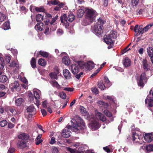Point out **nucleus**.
<instances>
[{"label":"nucleus","mask_w":153,"mask_h":153,"mask_svg":"<svg viewBox=\"0 0 153 153\" xmlns=\"http://www.w3.org/2000/svg\"><path fill=\"white\" fill-rule=\"evenodd\" d=\"M58 74L54 72L50 73L49 75L52 79H57L58 78L57 75Z\"/></svg>","instance_id":"nucleus-43"},{"label":"nucleus","mask_w":153,"mask_h":153,"mask_svg":"<svg viewBox=\"0 0 153 153\" xmlns=\"http://www.w3.org/2000/svg\"><path fill=\"white\" fill-rule=\"evenodd\" d=\"M97 117L99 118L100 120L104 122L106 120V118L105 116L102 113L98 112L97 114Z\"/></svg>","instance_id":"nucleus-28"},{"label":"nucleus","mask_w":153,"mask_h":153,"mask_svg":"<svg viewBox=\"0 0 153 153\" xmlns=\"http://www.w3.org/2000/svg\"><path fill=\"white\" fill-rule=\"evenodd\" d=\"M54 73H56L58 74L59 73V70L57 66H55L54 68Z\"/></svg>","instance_id":"nucleus-64"},{"label":"nucleus","mask_w":153,"mask_h":153,"mask_svg":"<svg viewBox=\"0 0 153 153\" xmlns=\"http://www.w3.org/2000/svg\"><path fill=\"white\" fill-rule=\"evenodd\" d=\"M52 84L53 87H56L57 88H58L60 86L59 85L58 83V82L56 80H53L52 81Z\"/></svg>","instance_id":"nucleus-48"},{"label":"nucleus","mask_w":153,"mask_h":153,"mask_svg":"<svg viewBox=\"0 0 153 153\" xmlns=\"http://www.w3.org/2000/svg\"><path fill=\"white\" fill-rule=\"evenodd\" d=\"M15 126V125L12 123L11 122H9L8 123V128L11 129L14 128Z\"/></svg>","instance_id":"nucleus-57"},{"label":"nucleus","mask_w":153,"mask_h":153,"mask_svg":"<svg viewBox=\"0 0 153 153\" xmlns=\"http://www.w3.org/2000/svg\"><path fill=\"white\" fill-rule=\"evenodd\" d=\"M43 24L42 23H37L35 27V28H36L37 30L40 31H42L43 28Z\"/></svg>","instance_id":"nucleus-35"},{"label":"nucleus","mask_w":153,"mask_h":153,"mask_svg":"<svg viewBox=\"0 0 153 153\" xmlns=\"http://www.w3.org/2000/svg\"><path fill=\"white\" fill-rule=\"evenodd\" d=\"M147 27L148 26H146L144 28H142L140 26L136 25L134 27V30L136 33H137V35L138 36L140 34H142L144 31H147L148 30Z\"/></svg>","instance_id":"nucleus-7"},{"label":"nucleus","mask_w":153,"mask_h":153,"mask_svg":"<svg viewBox=\"0 0 153 153\" xmlns=\"http://www.w3.org/2000/svg\"><path fill=\"white\" fill-rule=\"evenodd\" d=\"M5 111L7 112L10 111L11 113L13 114L15 111H16V109L14 106H7L5 108Z\"/></svg>","instance_id":"nucleus-26"},{"label":"nucleus","mask_w":153,"mask_h":153,"mask_svg":"<svg viewBox=\"0 0 153 153\" xmlns=\"http://www.w3.org/2000/svg\"><path fill=\"white\" fill-rule=\"evenodd\" d=\"M78 121L76 123V126H68V128L73 131L76 133H80V131L82 130L84 132L86 131V127L85 124V123L82 118L78 117L77 119Z\"/></svg>","instance_id":"nucleus-2"},{"label":"nucleus","mask_w":153,"mask_h":153,"mask_svg":"<svg viewBox=\"0 0 153 153\" xmlns=\"http://www.w3.org/2000/svg\"><path fill=\"white\" fill-rule=\"evenodd\" d=\"M38 55L39 54L43 57L47 58L49 55V53L47 52L40 51L38 53Z\"/></svg>","instance_id":"nucleus-32"},{"label":"nucleus","mask_w":153,"mask_h":153,"mask_svg":"<svg viewBox=\"0 0 153 153\" xmlns=\"http://www.w3.org/2000/svg\"><path fill=\"white\" fill-rule=\"evenodd\" d=\"M67 149V151L70 152L71 153H75L76 151L75 150L69 147H68Z\"/></svg>","instance_id":"nucleus-61"},{"label":"nucleus","mask_w":153,"mask_h":153,"mask_svg":"<svg viewBox=\"0 0 153 153\" xmlns=\"http://www.w3.org/2000/svg\"><path fill=\"white\" fill-rule=\"evenodd\" d=\"M27 141L24 140H18L16 146L18 149H22L27 146Z\"/></svg>","instance_id":"nucleus-11"},{"label":"nucleus","mask_w":153,"mask_h":153,"mask_svg":"<svg viewBox=\"0 0 153 153\" xmlns=\"http://www.w3.org/2000/svg\"><path fill=\"white\" fill-rule=\"evenodd\" d=\"M15 149L13 148L10 147L7 152V153H14Z\"/></svg>","instance_id":"nucleus-63"},{"label":"nucleus","mask_w":153,"mask_h":153,"mask_svg":"<svg viewBox=\"0 0 153 153\" xmlns=\"http://www.w3.org/2000/svg\"><path fill=\"white\" fill-rule=\"evenodd\" d=\"M84 13H85V10L83 8H80L77 10V17L81 18L84 15Z\"/></svg>","instance_id":"nucleus-22"},{"label":"nucleus","mask_w":153,"mask_h":153,"mask_svg":"<svg viewBox=\"0 0 153 153\" xmlns=\"http://www.w3.org/2000/svg\"><path fill=\"white\" fill-rule=\"evenodd\" d=\"M139 0H131V4L133 7L136 6L138 4Z\"/></svg>","instance_id":"nucleus-50"},{"label":"nucleus","mask_w":153,"mask_h":153,"mask_svg":"<svg viewBox=\"0 0 153 153\" xmlns=\"http://www.w3.org/2000/svg\"><path fill=\"white\" fill-rule=\"evenodd\" d=\"M60 97L62 99H65L66 98V94L65 93L62 92V93L60 94Z\"/></svg>","instance_id":"nucleus-55"},{"label":"nucleus","mask_w":153,"mask_h":153,"mask_svg":"<svg viewBox=\"0 0 153 153\" xmlns=\"http://www.w3.org/2000/svg\"><path fill=\"white\" fill-rule=\"evenodd\" d=\"M98 87L101 90H104L107 88L106 86H105L104 82L102 80H101L98 81L97 83Z\"/></svg>","instance_id":"nucleus-21"},{"label":"nucleus","mask_w":153,"mask_h":153,"mask_svg":"<svg viewBox=\"0 0 153 153\" xmlns=\"http://www.w3.org/2000/svg\"><path fill=\"white\" fill-rule=\"evenodd\" d=\"M26 110L28 112H33L34 114H36V109L33 105L28 106Z\"/></svg>","instance_id":"nucleus-23"},{"label":"nucleus","mask_w":153,"mask_h":153,"mask_svg":"<svg viewBox=\"0 0 153 153\" xmlns=\"http://www.w3.org/2000/svg\"><path fill=\"white\" fill-rule=\"evenodd\" d=\"M63 75L65 78L66 79H69L71 78V74L69 71L67 69L63 70Z\"/></svg>","instance_id":"nucleus-20"},{"label":"nucleus","mask_w":153,"mask_h":153,"mask_svg":"<svg viewBox=\"0 0 153 153\" xmlns=\"http://www.w3.org/2000/svg\"><path fill=\"white\" fill-rule=\"evenodd\" d=\"M34 96L35 99L36 100V105H39V94L36 91H34Z\"/></svg>","instance_id":"nucleus-30"},{"label":"nucleus","mask_w":153,"mask_h":153,"mask_svg":"<svg viewBox=\"0 0 153 153\" xmlns=\"http://www.w3.org/2000/svg\"><path fill=\"white\" fill-rule=\"evenodd\" d=\"M4 64L3 58L0 57V69H2L3 68Z\"/></svg>","instance_id":"nucleus-49"},{"label":"nucleus","mask_w":153,"mask_h":153,"mask_svg":"<svg viewBox=\"0 0 153 153\" xmlns=\"http://www.w3.org/2000/svg\"><path fill=\"white\" fill-rule=\"evenodd\" d=\"M142 67L144 70L146 71L150 70V63L149 62L147 59H144L142 61Z\"/></svg>","instance_id":"nucleus-12"},{"label":"nucleus","mask_w":153,"mask_h":153,"mask_svg":"<svg viewBox=\"0 0 153 153\" xmlns=\"http://www.w3.org/2000/svg\"><path fill=\"white\" fill-rule=\"evenodd\" d=\"M91 124L92 128L94 130L98 129L100 126L99 123L96 120H94L93 121H92Z\"/></svg>","instance_id":"nucleus-16"},{"label":"nucleus","mask_w":153,"mask_h":153,"mask_svg":"<svg viewBox=\"0 0 153 153\" xmlns=\"http://www.w3.org/2000/svg\"><path fill=\"white\" fill-rule=\"evenodd\" d=\"M57 32L58 35H61L63 34V31L62 29H59L57 30Z\"/></svg>","instance_id":"nucleus-62"},{"label":"nucleus","mask_w":153,"mask_h":153,"mask_svg":"<svg viewBox=\"0 0 153 153\" xmlns=\"http://www.w3.org/2000/svg\"><path fill=\"white\" fill-rule=\"evenodd\" d=\"M147 52L149 56L151 57L153 56V48L149 47L147 49Z\"/></svg>","instance_id":"nucleus-34"},{"label":"nucleus","mask_w":153,"mask_h":153,"mask_svg":"<svg viewBox=\"0 0 153 153\" xmlns=\"http://www.w3.org/2000/svg\"><path fill=\"white\" fill-rule=\"evenodd\" d=\"M81 64V61L79 62V64H73L71 65L70 67L72 73L74 74L75 75L78 74L79 71V67H82L80 65Z\"/></svg>","instance_id":"nucleus-8"},{"label":"nucleus","mask_w":153,"mask_h":153,"mask_svg":"<svg viewBox=\"0 0 153 153\" xmlns=\"http://www.w3.org/2000/svg\"><path fill=\"white\" fill-rule=\"evenodd\" d=\"M123 63L125 67L130 66L131 62L130 59L128 57H126L123 60Z\"/></svg>","instance_id":"nucleus-19"},{"label":"nucleus","mask_w":153,"mask_h":153,"mask_svg":"<svg viewBox=\"0 0 153 153\" xmlns=\"http://www.w3.org/2000/svg\"><path fill=\"white\" fill-rule=\"evenodd\" d=\"M35 140V143L37 145L42 143L43 141V140L42 139H36Z\"/></svg>","instance_id":"nucleus-56"},{"label":"nucleus","mask_w":153,"mask_h":153,"mask_svg":"<svg viewBox=\"0 0 153 153\" xmlns=\"http://www.w3.org/2000/svg\"><path fill=\"white\" fill-rule=\"evenodd\" d=\"M105 21L102 18L100 17L98 20L96 24L101 25L102 26L105 23Z\"/></svg>","instance_id":"nucleus-41"},{"label":"nucleus","mask_w":153,"mask_h":153,"mask_svg":"<svg viewBox=\"0 0 153 153\" xmlns=\"http://www.w3.org/2000/svg\"><path fill=\"white\" fill-rule=\"evenodd\" d=\"M145 140L147 142H150L153 140V135L151 133H146L145 135H143Z\"/></svg>","instance_id":"nucleus-15"},{"label":"nucleus","mask_w":153,"mask_h":153,"mask_svg":"<svg viewBox=\"0 0 153 153\" xmlns=\"http://www.w3.org/2000/svg\"><path fill=\"white\" fill-rule=\"evenodd\" d=\"M145 149L147 152H148L153 151V144H150L146 145V146Z\"/></svg>","instance_id":"nucleus-33"},{"label":"nucleus","mask_w":153,"mask_h":153,"mask_svg":"<svg viewBox=\"0 0 153 153\" xmlns=\"http://www.w3.org/2000/svg\"><path fill=\"white\" fill-rule=\"evenodd\" d=\"M23 102L24 99L22 98H19L15 100V105L17 106H20Z\"/></svg>","instance_id":"nucleus-27"},{"label":"nucleus","mask_w":153,"mask_h":153,"mask_svg":"<svg viewBox=\"0 0 153 153\" xmlns=\"http://www.w3.org/2000/svg\"><path fill=\"white\" fill-rule=\"evenodd\" d=\"M149 96L148 95L147 96V97L150 98V99L146 98L145 100V103L146 104L148 103V106L152 107L153 106V97H149Z\"/></svg>","instance_id":"nucleus-17"},{"label":"nucleus","mask_w":153,"mask_h":153,"mask_svg":"<svg viewBox=\"0 0 153 153\" xmlns=\"http://www.w3.org/2000/svg\"><path fill=\"white\" fill-rule=\"evenodd\" d=\"M50 30L49 27L47 26L46 27L44 33L46 35H48L50 33Z\"/></svg>","instance_id":"nucleus-58"},{"label":"nucleus","mask_w":153,"mask_h":153,"mask_svg":"<svg viewBox=\"0 0 153 153\" xmlns=\"http://www.w3.org/2000/svg\"><path fill=\"white\" fill-rule=\"evenodd\" d=\"M84 22H86L85 25L90 24L95 20L96 17L98 15L96 11L92 8H86Z\"/></svg>","instance_id":"nucleus-1"},{"label":"nucleus","mask_w":153,"mask_h":153,"mask_svg":"<svg viewBox=\"0 0 153 153\" xmlns=\"http://www.w3.org/2000/svg\"><path fill=\"white\" fill-rule=\"evenodd\" d=\"M70 129L68 128V126L67 128L63 129L62 133V136L66 138L69 137L71 136V133Z\"/></svg>","instance_id":"nucleus-13"},{"label":"nucleus","mask_w":153,"mask_h":153,"mask_svg":"<svg viewBox=\"0 0 153 153\" xmlns=\"http://www.w3.org/2000/svg\"><path fill=\"white\" fill-rule=\"evenodd\" d=\"M38 64L42 66H44L46 65V61L44 59H40L38 62Z\"/></svg>","instance_id":"nucleus-38"},{"label":"nucleus","mask_w":153,"mask_h":153,"mask_svg":"<svg viewBox=\"0 0 153 153\" xmlns=\"http://www.w3.org/2000/svg\"><path fill=\"white\" fill-rule=\"evenodd\" d=\"M75 16L73 13H70L67 17V20L70 22H72L74 20Z\"/></svg>","instance_id":"nucleus-37"},{"label":"nucleus","mask_w":153,"mask_h":153,"mask_svg":"<svg viewBox=\"0 0 153 153\" xmlns=\"http://www.w3.org/2000/svg\"><path fill=\"white\" fill-rule=\"evenodd\" d=\"M106 98L109 100L110 103L114 102V99L113 96H106Z\"/></svg>","instance_id":"nucleus-51"},{"label":"nucleus","mask_w":153,"mask_h":153,"mask_svg":"<svg viewBox=\"0 0 153 153\" xmlns=\"http://www.w3.org/2000/svg\"><path fill=\"white\" fill-rule=\"evenodd\" d=\"M8 123L7 121L5 120L1 121L0 122V126L1 127H4Z\"/></svg>","instance_id":"nucleus-52"},{"label":"nucleus","mask_w":153,"mask_h":153,"mask_svg":"<svg viewBox=\"0 0 153 153\" xmlns=\"http://www.w3.org/2000/svg\"><path fill=\"white\" fill-rule=\"evenodd\" d=\"M103 149L105 152H107L108 153H109L110 152H112L111 151L110 149L109 148L108 146L103 147Z\"/></svg>","instance_id":"nucleus-54"},{"label":"nucleus","mask_w":153,"mask_h":153,"mask_svg":"<svg viewBox=\"0 0 153 153\" xmlns=\"http://www.w3.org/2000/svg\"><path fill=\"white\" fill-rule=\"evenodd\" d=\"M62 62L66 65H68L70 64V60L68 56H64L62 58Z\"/></svg>","instance_id":"nucleus-25"},{"label":"nucleus","mask_w":153,"mask_h":153,"mask_svg":"<svg viewBox=\"0 0 153 153\" xmlns=\"http://www.w3.org/2000/svg\"><path fill=\"white\" fill-rule=\"evenodd\" d=\"M58 17V16L56 15L55 17H52L51 19V20L50 21V19H48L47 20L44 21L46 25H48L49 24H50V30L52 31H54L56 30V25H55L54 23L55 22L56 20H57Z\"/></svg>","instance_id":"nucleus-4"},{"label":"nucleus","mask_w":153,"mask_h":153,"mask_svg":"<svg viewBox=\"0 0 153 153\" xmlns=\"http://www.w3.org/2000/svg\"><path fill=\"white\" fill-rule=\"evenodd\" d=\"M142 133L138 132V133L133 132L132 134V140L135 142H139V140L143 137Z\"/></svg>","instance_id":"nucleus-10"},{"label":"nucleus","mask_w":153,"mask_h":153,"mask_svg":"<svg viewBox=\"0 0 153 153\" xmlns=\"http://www.w3.org/2000/svg\"><path fill=\"white\" fill-rule=\"evenodd\" d=\"M147 79L146 76V74L145 72H143L141 74L139 80H138L137 84L139 86L143 88L144 86V82L145 83L147 82Z\"/></svg>","instance_id":"nucleus-5"},{"label":"nucleus","mask_w":153,"mask_h":153,"mask_svg":"<svg viewBox=\"0 0 153 153\" xmlns=\"http://www.w3.org/2000/svg\"><path fill=\"white\" fill-rule=\"evenodd\" d=\"M6 19L5 15L2 13L0 12V22H3Z\"/></svg>","instance_id":"nucleus-47"},{"label":"nucleus","mask_w":153,"mask_h":153,"mask_svg":"<svg viewBox=\"0 0 153 153\" xmlns=\"http://www.w3.org/2000/svg\"><path fill=\"white\" fill-rule=\"evenodd\" d=\"M91 90L93 93L95 94H98L99 93L98 89L96 87L92 88Z\"/></svg>","instance_id":"nucleus-53"},{"label":"nucleus","mask_w":153,"mask_h":153,"mask_svg":"<svg viewBox=\"0 0 153 153\" xmlns=\"http://www.w3.org/2000/svg\"><path fill=\"white\" fill-rule=\"evenodd\" d=\"M60 3V1L58 0H51L49 1L48 4H51L53 5H57Z\"/></svg>","instance_id":"nucleus-45"},{"label":"nucleus","mask_w":153,"mask_h":153,"mask_svg":"<svg viewBox=\"0 0 153 153\" xmlns=\"http://www.w3.org/2000/svg\"><path fill=\"white\" fill-rule=\"evenodd\" d=\"M29 137V136L27 134L24 133L20 134L18 136V138L19 139L25 141L28 139Z\"/></svg>","instance_id":"nucleus-18"},{"label":"nucleus","mask_w":153,"mask_h":153,"mask_svg":"<svg viewBox=\"0 0 153 153\" xmlns=\"http://www.w3.org/2000/svg\"><path fill=\"white\" fill-rule=\"evenodd\" d=\"M88 102L90 103H92L93 102V100L91 96H89L87 98Z\"/></svg>","instance_id":"nucleus-60"},{"label":"nucleus","mask_w":153,"mask_h":153,"mask_svg":"<svg viewBox=\"0 0 153 153\" xmlns=\"http://www.w3.org/2000/svg\"><path fill=\"white\" fill-rule=\"evenodd\" d=\"M7 79L8 78L6 75H3L0 76V82H5L7 81Z\"/></svg>","instance_id":"nucleus-39"},{"label":"nucleus","mask_w":153,"mask_h":153,"mask_svg":"<svg viewBox=\"0 0 153 153\" xmlns=\"http://www.w3.org/2000/svg\"><path fill=\"white\" fill-rule=\"evenodd\" d=\"M36 11L37 12H45L46 11V10L42 7H35Z\"/></svg>","instance_id":"nucleus-42"},{"label":"nucleus","mask_w":153,"mask_h":153,"mask_svg":"<svg viewBox=\"0 0 153 153\" xmlns=\"http://www.w3.org/2000/svg\"><path fill=\"white\" fill-rule=\"evenodd\" d=\"M60 20L61 23L64 24L66 27L69 26V23L67 20V16L66 14H64L60 17Z\"/></svg>","instance_id":"nucleus-14"},{"label":"nucleus","mask_w":153,"mask_h":153,"mask_svg":"<svg viewBox=\"0 0 153 153\" xmlns=\"http://www.w3.org/2000/svg\"><path fill=\"white\" fill-rule=\"evenodd\" d=\"M12 88L13 90H15L16 91H19L20 90L19 87V84L17 81H16L13 83V85Z\"/></svg>","instance_id":"nucleus-29"},{"label":"nucleus","mask_w":153,"mask_h":153,"mask_svg":"<svg viewBox=\"0 0 153 153\" xmlns=\"http://www.w3.org/2000/svg\"><path fill=\"white\" fill-rule=\"evenodd\" d=\"M117 32L116 31H111L109 34L106 35V37L104 38L105 42L108 45H111L113 42L112 39H115L117 38Z\"/></svg>","instance_id":"nucleus-3"},{"label":"nucleus","mask_w":153,"mask_h":153,"mask_svg":"<svg viewBox=\"0 0 153 153\" xmlns=\"http://www.w3.org/2000/svg\"><path fill=\"white\" fill-rule=\"evenodd\" d=\"M5 59L6 60V62L8 63L10 62L11 58L10 56L8 55H7L5 56Z\"/></svg>","instance_id":"nucleus-59"},{"label":"nucleus","mask_w":153,"mask_h":153,"mask_svg":"<svg viewBox=\"0 0 153 153\" xmlns=\"http://www.w3.org/2000/svg\"><path fill=\"white\" fill-rule=\"evenodd\" d=\"M103 26L101 25L95 24L93 28L94 33L97 36L101 34L103 32Z\"/></svg>","instance_id":"nucleus-6"},{"label":"nucleus","mask_w":153,"mask_h":153,"mask_svg":"<svg viewBox=\"0 0 153 153\" xmlns=\"http://www.w3.org/2000/svg\"><path fill=\"white\" fill-rule=\"evenodd\" d=\"M81 64L82 65V68H85L87 69L91 70L95 67V64L92 61H88L87 63H85L83 61H81Z\"/></svg>","instance_id":"nucleus-9"},{"label":"nucleus","mask_w":153,"mask_h":153,"mask_svg":"<svg viewBox=\"0 0 153 153\" xmlns=\"http://www.w3.org/2000/svg\"><path fill=\"white\" fill-rule=\"evenodd\" d=\"M80 111L81 113L84 115H87L88 114L86 109L83 106L81 107Z\"/></svg>","instance_id":"nucleus-40"},{"label":"nucleus","mask_w":153,"mask_h":153,"mask_svg":"<svg viewBox=\"0 0 153 153\" xmlns=\"http://www.w3.org/2000/svg\"><path fill=\"white\" fill-rule=\"evenodd\" d=\"M44 16L40 14H38L36 16V20L37 22L42 21L43 19Z\"/></svg>","instance_id":"nucleus-44"},{"label":"nucleus","mask_w":153,"mask_h":153,"mask_svg":"<svg viewBox=\"0 0 153 153\" xmlns=\"http://www.w3.org/2000/svg\"><path fill=\"white\" fill-rule=\"evenodd\" d=\"M36 59L34 57H33L30 61V65L33 68H34L36 67Z\"/></svg>","instance_id":"nucleus-36"},{"label":"nucleus","mask_w":153,"mask_h":153,"mask_svg":"<svg viewBox=\"0 0 153 153\" xmlns=\"http://www.w3.org/2000/svg\"><path fill=\"white\" fill-rule=\"evenodd\" d=\"M104 82L106 84V86L107 88L109 87L111 85V83L107 77H105L104 78Z\"/></svg>","instance_id":"nucleus-31"},{"label":"nucleus","mask_w":153,"mask_h":153,"mask_svg":"<svg viewBox=\"0 0 153 153\" xmlns=\"http://www.w3.org/2000/svg\"><path fill=\"white\" fill-rule=\"evenodd\" d=\"M1 27L5 30H9L10 28V22L8 21L5 22Z\"/></svg>","instance_id":"nucleus-24"},{"label":"nucleus","mask_w":153,"mask_h":153,"mask_svg":"<svg viewBox=\"0 0 153 153\" xmlns=\"http://www.w3.org/2000/svg\"><path fill=\"white\" fill-rule=\"evenodd\" d=\"M103 112L107 117H111L112 116V113L109 111L107 110V109L104 110Z\"/></svg>","instance_id":"nucleus-46"}]
</instances>
